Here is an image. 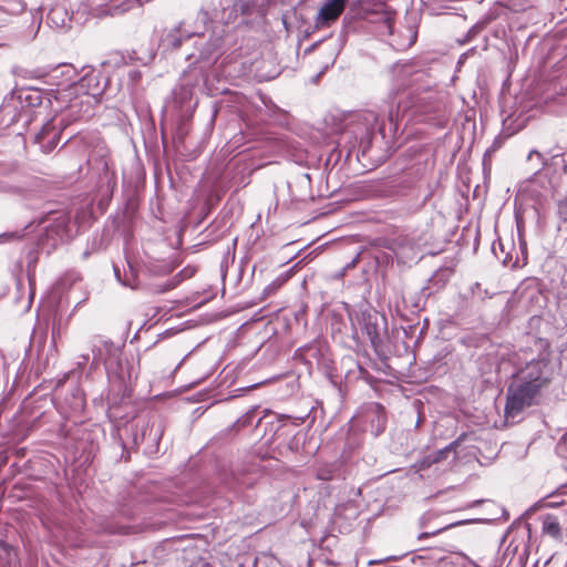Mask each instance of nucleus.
<instances>
[{"instance_id": "nucleus-14", "label": "nucleus", "mask_w": 567, "mask_h": 567, "mask_svg": "<svg viewBox=\"0 0 567 567\" xmlns=\"http://www.w3.org/2000/svg\"><path fill=\"white\" fill-rule=\"evenodd\" d=\"M458 445V441L452 442L450 445L445 446L444 449H441L432 454H429L421 464V467H429L434 463H439L442 460H445L449 454L452 452L455 453V447Z\"/></svg>"}, {"instance_id": "nucleus-15", "label": "nucleus", "mask_w": 567, "mask_h": 567, "mask_svg": "<svg viewBox=\"0 0 567 567\" xmlns=\"http://www.w3.org/2000/svg\"><path fill=\"white\" fill-rule=\"evenodd\" d=\"M151 0H116L110 8L111 14H122L134 8H140Z\"/></svg>"}, {"instance_id": "nucleus-11", "label": "nucleus", "mask_w": 567, "mask_h": 567, "mask_svg": "<svg viewBox=\"0 0 567 567\" xmlns=\"http://www.w3.org/2000/svg\"><path fill=\"white\" fill-rule=\"evenodd\" d=\"M47 21L54 28H66L71 22V13L69 12L65 3L58 2L49 10Z\"/></svg>"}, {"instance_id": "nucleus-8", "label": "nucleus", "mask_w": 567, "mask_h": 567, "mask_svg": "<svg viewBox=\"0 0 567 567\" xmlns=\"http://www.w3.org/2000/svg\"><path fill=\"white\" fill-rule=\"evenodd\" d=\"M392 250L402 265H411L421 257V245L411 236H398L392 243Z\"/></svg>"}, {"instance_id": "nucleus-30", "label": "nucleus", "mask_w": 567, "mask_h": 567, "mask_svg": "<svg viewBox=\"0 0 567 567\" xmlns=\"http://www.w3.org/2000/svg\"><path fill=\"white\" fill-rule=\"evenodd\" d=\"M370 117H372L373 120H377L375 116L373 115V113H369L368 114Z\"/></svg>"}, {"instance_id": "nucleus-5", "label": "nucleus", "mask_w": 567, "mask_h": 567, "mask_svg": "<svg viewBox=\"0 0 567 567\" xmlns=\"http://www.w3.org/2000/svg\"><path fill=\"white\" fill-rule=\"evenodd\" d=\"M101 93L97 76L86 74L79 81H72L68 87L58 91V99L69 100L68 107L73 110L83 103L90 104Z\"/></svg>"}, {"instance_id": "nucleus-18", "label": "nucleus", "mask_w": 567, "mask_h": 567, "mask_svg": "<svg viewBox=\"0 0 567 567\" xmlns=\"http://www.w3.org/2000/svg\"><path fill=\"white\" fill-rule=\"evenodd\" d=\"M336 467L334 466H322L317 471V477L321 481H329L336 477Z\"/></svg>"}, {"instance_id": "nucleus-9", "label": "nucleus", "mask_w": 567, "mask_h": 567, "mask_svg": "<svg viewBox=\"0 0 567 567\" xmlns=\"http://www.w3.org/2000/svg\"><path fill=\"white\" fill-rule=\"evenodd\" d=\"M346 0H328L322 4L316 19L317 27L329 25L330 22L337 20L342 13Z\"/></svg>"}, {"instance_id": "nucleus-4", "label": "nucleus", "mask_w": 567, "mask_h": 567, "mask_svg": "<svg viewBox=\"0 0 567 567\" xmlns=\"http://www.w3.org/2000/svg\"><path fill=\"white\" fill-rule=\"evenodd\" d=\"M225 30L213 31L209 37L198 35L195 42V52L187 55L188 69L184 71L178 87L175 90L179 103H186L195 94L196 90L207 81V71L217 62L221 54Z\"/></svg>"}, {"instance_id": "nucleus-13", "label": "nucleus", "mask_w": 567, "mask_h": 567, "mask_svg": "<svg viewBox=\"0 0 567 567\" xmlns=\"http://www.w3.org/2000/svg\"><path fill=\"white\" fill-rule=\"evenodd\" d=\"M543 533L559 538L561 536L560 517L555 514H546L542 518Z\"/></svg>"}, {"instance_id": "nucleus-1", "label": "nucleus", "mask_w": 567, "mask_h": 567, "mask_svg": "<svg viewBox=\"0 0 567 567\" xmlns=\"http://www.w3.org/2000/svg\"><path fill=\"white\" fill-rule=\"evenodd\" d=\"M393 11L384 0H357L349 9L348 19L359 22V28L367 29L381 39H386L395 50L411 48L417 39L419 14L409 12L404 23L395 30Z\"/></svg>"}, {"instance_id": "nucleus-12", "label": "nucleus", "mask_w": 567, "mask_h": 567, "mask_svg": "<svg viewBox=\"0 0 567 567\" xmlns=\"http://www.w3.org/2000/svg\"><path fill=\"white\" fill-rule=\"evenodd\" d=\"M192 33L186 30V29H183V24H179L177 27H174L173 29H171L162 39L161 41V45L164 48V49H177L183 39H187V38H190Z\"/></svg>"}, {"instance_id": "nucleus-3", "label": "nucleus", "mask_w": 567, "mask_h": 567, "mask_svg": "<svg viewBox=\"0 0 567 567\" xmlns=\"http://www.w3.org/2000/svg\"><path fill=\"white\" fill-rule=\"evenodd\" d=\"M395 82L389 99L391 106L388 111L391 123L398 121L399 116L408 111L425 112L426 106L435 100V92L430 85H421L426 76L423 71H414L412 64L395 65L393 69Z\"/></svg>"}, {"instance_id": "nucleus-25", "label": "nucleus", "mask_w": 567, "mask_h": 567, "mask_svg": "<svg viewBox=\"0 0 567 567\" xmlns=\"http://www.w3.org/2000/svg\"><path fill=\"white\" fill-rule=\"evenodd\" d=\"M337 54H338V51H337L336 49H333V50L331 51V54H330V55H331V63H333V62H334Z\"/></svg>"}, {"instance_id": "nucleus-21", "label": "nucleus", "mask_w": 567, "mask_h": 567, "mask_svg": "<svg viewBox=\"0 0 567 567\" xmlns=\"http://www.w3.org/2000/svg\"><path fill=\"white\" fill-rule=\"evenodd\" d=\"M385 423H386V420H385L384 415L380 414V415L377 416V426L374 429V435L375 436L384 431Z\"/></svg>"}, {"instance_id": "nucleus-6", "label": "nucleus", "mask_w": 567, "mask_h": 567, "mask_svg": "<svg viewBox=\"0 0 567 567\" xmlns=\"http://www.w3.org/2000/svg\"><path fill=\"white\" fill-rule=\"evenodd\" d=\"M41 223H47L41 239L43 244L47 241L51 247H55L71 237L70 215L65 212L51 213Z\"/></svg>"}, {"instance_id": "nucleus-20", "label": "nucleus", "mask_w": 567, "mask_h": 567, "mask_svg": "<svg viewBox=\"0 0 567 567\" xmlns=\"http://www.w3.org/2000/svg\"><path fill=\"white\" fill-rule=\"evenodd\" d=\"M83 408H84V400H83L82 395L80 394V392L78 390H75L74 405L72 406V410L73 411H82Z\"/></svg>"}, {"instance_id": "nucleus-16", "label": "nucleus", "mask_w": 567, "mask_h": 567, "mask_svg": "<svg viewBox=\"0 0 567 567\" xmlns=\"http://www.w3.org/2000/svg\"><path fill=\"white\" fill-rule=\"evenodd\" d=\"M363 331L368 336L369 340L373 346L380 342V336L378 330V324L372 320V316H363Z\"/></svg>"}, {"instance_id": "nucleus-2", "label": "nucleus", "mask_w": 567, "mask_h": 567, "mask_svg": "<svg viewBox=\"0 0 567 567\" xmlns=\"http://www.w3.org/2000/svg\"><path fill=\"white\" fill-rule=\"evenodd\" d=\"M554 373V364L544 355L532 359L518 369L507 390L506 417L514 419L532 406L542 391L549 385Z\"/></svg>"}, {"instance_id": "nucleus-28", "label": "nucleus", "mask_w": 567, "mask_h": 567, "mask_svg": "<svg viewBox=\"0 0 567 567\" xmlns=\"http://www.w3.org/2000/svg\"><path fill=\"white\" fill-rule=\"evenodd\" d=\"M82 359H83V362L85 363L89 361L90 357H89V354H83Z\"/></svg>"}, {"instance_id": "nucleus-19", "label": "nucleus", "mask_w": 567, "mask_h": 567, "mask_svg": "<svg viewBox=\"0 0 567 567\" xmlns=\"http://www.w3.org/2000/svg\"><path fill=\"white\" fill-rule=\"evenodd\" d=\"M286 281V278L285 277H278L276 278L270 285H268L266 288H265V292L266 293H272L275 292L278 288H280Z\"/></svg>"}, {"instance_id": "nucleus-26", "label": "nucleus", "mask_w": 567, "mask_h": 567, "mask_svg": "<svg viewBox=\"0 0 567 567\" xmlns=\"http://www.w3.org/2000/svg\"><path fill=\"white\" fill-rule=\"evenodd\" d=\"M153 58H154V54L152 53V54H150V55L147 56V59H145V60H144V59H141V60L143 61V63H147V62H148V61H151Z\"/></svg>"}, {"instance_id": "nucleus-17", "label": "nucleus", "mask_w": 567, "mask_h": 567, "mask_svg": "<svg viewBox=\"0 0 567 567\" xmlns=\"http://www.w3.org/2000/svg\"><path fill=\"white\" fill-rule=\"evenodd\" d=\"M56 73L64 75L72 81L75 76V69L71 64H61L54 71L52 78H58Z\"/></svg>"}, {"instance_id": "nucleus-7", "label": "nucleus", "mask_w": 567, "mask_h": 567, "mask_svg": "<svg viewBox=\"0 0 567 567\" xmlns=\"http://www.w3.org/2000/svg\"><path fill=\"white\" fill-rule=\"evenodd\" d=\"M91 350L93 365L102 363L106 371L110 372L118 364L121 351L112 341L105 340L101 337H94L91 340Z\"/></svg>"}, {"instance_id": "nucleus-27", "label": "nucleus", "mask_w": 567, "mask_h": 567, "mask_svg": "<svg viewBox=\"0 0 567 567\" xmlns=\"http://www.w3.org/2000/svg\"><path fill=\"white\" fill-rule=\"evenodd\" d=\"M14 236H16V234L12 233V234H2L0 237L1 238H10V237H14Z\"/></svg>"}, {"instance_id": "nucleus-24", "label": "nucleus", "mask_w": 567, "mask_h": 567, "mask_svg": "<svg viewBox=\"0 0 567 567\" xmlns=\"http://www.w3.org/2000/svg\"><path fill=\"white\" fill-rule=\"evenodd\" d=\"M445 528H439L436 530H433V532H424V533H421L417 538L421 540V539H424V538H427L430 536H435L437 535L440 532L444 530Z\"/></svg>"}, {"instance_id": "nucleus-22", "label": "nucleus", "mask_w": 567, "mask_h": 567, "mask_svg": "<svg viewBox=\"0 0 567 567\" xmlns=\"http://www.w3.org/2000/svg\"><path fill=\"white\" fill-rule=\"evenodd\" d=\"M10 17L11 12L7 8L0 6V27L7 23L10 20Z\"/></svg>"}, {"instance_id": "nucleus-31", "label": "nucleus", "mask_w": 567, "mask_h": 567, "mask_svg": "<svg viewBox=\"0 0 567 567\" xmlns=\"http://www.w3.org/2000/svg\"><path fill=\"white\" fill-rule=\"evenodd\" d=\"M563 440H564V443H565V444H567V435H566V436H564V439H563Z\"/></svg>"}, {"instance_id": "nucleus-10", "label": "nucleus", "mask_w": 567, "mask_h": 567, "mask_svg": "<svg viewBox=\"0 0 567 567\" xmlns=\"http://www.w3.org/2000/svg\"><path fill=\"white\" fill-rule=\"evenodd\" d=\"M59 140L60 132L52 121L45 123L35 136L37 143L40 144L42 152L47 154L56 147Z\"/></svg>"}, {"instance_id": "nucleus-29", "label": "nucleus", "mask_w": 567, "mask_h": 567, "mask_svg": "<svg viewBox=\"0 0 567 567\" xmlns=\"http://www.w3.org/2000/svg\"><path fill=\"white\" fill-rule=\"evenodd\" d=\"M114 272H115V276H116L117 278H120V271H118L117 267H114Z\"/></svg>"}, {"instance_id": "nucleus-23", "label": "nucleus", "mask_w": 567, "mask_h": 567, "mask_svg": "<svg viewBox=\"0 0 567 567\" xmlns=\"http://www.w3.org/2000/svg\"><path fill=\"white\" fill-rule=\"evenodd\" d=\"M247 8V3L244 2V1H239V2H236L234 4V7L231 8V10L229 11V16L233 13V12H244Z\"/></svg>"}]
</instances>
